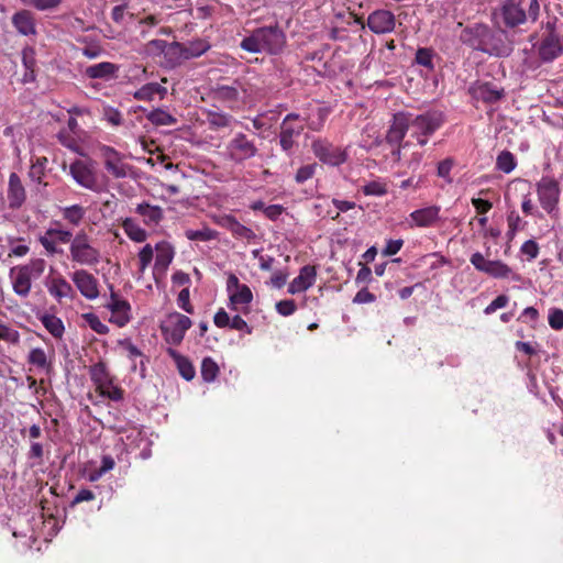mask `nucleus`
I'll return each instance as SVG.
<instances>
[{
    "label": "nucleus",
    "mask_w": 563,
    "mask_h": 563,
    "mask_svg": "<svg viewBox=\"0 0 563 563\" xmlns=\"http://www.w3.org/2000/svg\"><path fill=\"white\" fill-rule=\"evenodd\" d=\"M286 44L284 32L277 26L256 29L250 36L242 40L240 46L250 53L279 54Z\"/></svg>",
    "instance_id": "1"
},
{
    "label": "nucleus",
    "mask_w": 563,
    "mask_h": 563,
    "mask_svg": "<svg viewBox=\"0 0 563 563\" xmlns=\"http://www.w3.org/2000/svg\"><path fill=\"white\" fill-rule=\"evenodd\" d=\"M410 135L420 146H424L431 135L444 123V114L440 110H428L420 114L409 113Z\"/></svg>",
    "instance_id": "2"
},
{
    "label": "nucleus",
    "mask_w": 563,
    "mask_h": 563,
    "mask_svg": "<svg viewBox=\"0 0 563 563\" xmlns=\"http://www.w3.org/2000/svg\"><path fill=\"white\" fill-rule=\"evenodd\" d=\"M70 260L81 266H96L101 261L100 251L95 247L86 232H78L69 245Z\"/></svg>",
    "instance_id": "3"
},
{
    "label": "nucleus",
    "mask_w": 563,
    "mask_h": 563,
    "mask_svg": "<svg viewBox=\"0 0 563 563\" xmlns=\"http://www.w3.org/2000/svg\"><path fill=\"white\" fill-rule=\"evenodd\" d=\"M257 154L258 147L255 141L243 132L235 133L225 145L227 158L236 165L254 158Z\"/></svg>",
    "instance_id": "4"
},
{
    "label": "nucleus",
    "mask_w": 563,
    "mask_h": 563,
    "mask_svg": "<svg viewBox=\"0 0 563 563\" xmlns=\"http://www.w3.org/2000/svg\"><path fill=\"white\" fill-rule=\"evenodd\" d=\"M471 264L475 267L476 271L484 273L493 278L497 279H511L519 282L521 279L520 275L512 271L506 263L497 260L490 261L485 258V256L475 252L472 254L470 258Z\"/></svg>",
    "instance_id": "5"
},
{
    "label": "nucleus",
    "mask_w": 563,
    "mask_h": 563,
    "mask_svg": "<svg viewBox=\"0 0 563 563\" xmlns=\"http://www.w3.org/2000/svg\"><path fill=\"white\" fill-rule=\"evenodd\" d=\"M227 291L229 295V309L247 313L250 311V303L253 300V292L251 288L241 284L239 278L234 274H230L227 279Z\"/></svg>",
    "instance_id": "6"
},
{
    "label": "nucleus",
    "mask_w": 563,
    "mask_h": 563,
    "mask_svg": "<svg viewBox=\"0 0 563 563\" xmlns=\"http://www.w3.org/2000/svg\"><path fill=\"white\" fill-rule=\"evenodd\" d=\"M191 324L192 322L187 316L172 312L162 322L161 330L168 344L179 345Z\"/></svg>",
    "instance_id": "7"
},
{
    "label": "nucleus",
    "mask_w": 563,
    "mask_h": 563,
    "mask_svg": "<svg viewBox=\"0 0 563 563\" xmlns=\"http://www.w3.org/2000/svg\"><path fill=\"white\" fill-rule=\"evenodd\" d=\"M69 174L80 187L93 192H99L101 190V185L98 180L92 163L82 159H75L69 165Z\"/></svg>",
    "instance_id": "8"
},
{
    "label": "nucleus",
    "mask_w": 563,
    "mask_h": 563,
    "mask_svg": "<svg viewBox=\"0 0 563 563\" xmlns=\"http://www.w3.org/2000/svg\"><path fill=\"white\" fill-rule=\"evenodd\" d=\"M537 51L543 63L553 62L563 53V38L554 31L551 22L547 23V33L543 35Z\"/></svg>",
    "instance_id": "9"
},
{
    "label": "nucleus",
    "mask_w": 563,
    "mask_h": 563,
    "mask_svg": "<svg viewBox=\"0 0 563 563\" xmlns=\"http://www.w3.org/2000/svg\"><path fill=\"white\" fill-rule=\"evenodd\" d=\"M106 170L114 178H125L131 173V166L123 161V155L109 145L99 146Z\"/></svg>",
    "instance_id": "10"
},
{
    "label": "nucleus",
    "mask_w": 563,
    "mask_h": 563,
    "mask_svg": "<svg viewBox=\"0 0 563 563\" xmlns=\"http://www.w3.org/2000/svg\"><path fill=\"white\" fill-rule=\"evenodd\" d=\"M300 115L297 113L287 114L282 124L279 133V144L284 152H290L295 145V139L303 131V121H299Z\"/></svg>",
    "instance_id": "11"
},
{
    "label": "nucleus",
    "mask_w": 563,
    "mask_h": 563,
    "mask_svg": "<svg viewBox=\"0 0 563 563\" xmlns=\"http://www.w3.org/2000/svg\"><path fill=\"white\" fill-rule=\"evenodd\" d=\"M312 152L320 162L329 166H340L347 159V153L325 140H316Z\"/></svg>",
    "instance_id": "12"
},
{
    "label": "nucleus",
    "mask_w": 563,
    "mask_h": 563,
    "mask_svg": "<svg viewBox=\"0 0 563 563\" xmlns=\"http://www.w3.org/2000/svg\"><path fill=\"white\" fill-rule=\"evenodd\" d=\"M45 287L48 294L57 301L62 302L64 299L73 300L76 297V291L66 278L55 273L53 269L51 274L45 278Z\"/></svg>",
    "instance_id": "13"
},
{
    "label": "nucleus",
    "mask_w": 563,
    "mask_h": 563,
    "mask_svg": "<svg viewBox=\"0 0 563 563\" xmlns=\"http://www.w3.org/2000/svg\"><path fill=\"white\" fill-rule=\"evenodd\" d=\"M490 37L489 29L484 24H474L461 33V41L474 49L489 52L487 47Z\"/></svg>",
    "instance_id": "14"
},
{
    "label": "nucleus",
    "mask_w": 563,
    "mask_h": 563,
    "mask_svg": "<svg viewBox=\"0 0 563 563\" xmlns=\"http://www.w3.org/2000/svg\"><path fill=\"white\" fill-rule=\"evenodd\" d=\"M70 278L76 288L86 299L93 300L99 297L98 280L86 269L74 271L70 275Z\"/></svg>",
    "instance_id": "15"
},
{
    "label": "nucleus",
    "mask_w": 563,
    "mask_h": 563,
    "mask_svg": "<svg viewBox=\"0 0 563 563\" xmlns=\"http://www.w3.org/2000/svg\"><path fill=\"white\" fill-rule=\"evenodd\" d=\"M538 195L542 208L551 212L559 201V184L552 178L543 177L538 184Z\"/></svg>",
    "instance_id": "16"
},
{
    "label": "nucleus",
    "mask_w": 563,
    "mask_h": 563,
    "mask_svg": "<svg viewBox=\"0 0 563 563\" xmlns=\"http://www.w3.org/2000/svg\"><path fill=\"white\" fill-rule=\"evenodd\" d=\"M395 15L388 10H376L367 18V26L375 34H385L394 31Z\"/></svg>",
    "instance_id": "17"
},
{
    "label": "nucleus",
    "mask_w": 563,
    "mask_h": 563,
    "mask_svg": "<svg viewBox=\"0 0 563 563\" xmlns=\"http://www.w3.org/2000/svg\"><path fill=\"white\" fill-rule=\"evenodd\" d=\"M410 131L409 113L398 112L394 114L393 121L386 133L388 144H402L406 133Z\"/></svg>",
    "instance_id": "18"
},
{
    "label": "nucleus",
    "mask_w": 563,
    "mask_h": 563,
    "mask_svg": "<svg viewBox=\"0 0 563 563\" xmlns=\"http://www.w3.org/2000/svg\"><path fill=\"white\" fill-rule=\"evenodd\" d=\"M107 308L111 311L110 321L119 327H124L131 319V306L126 300L115 294H111Z\"/></svg>",
    "instance_id": "19"
},
{
    "label": "nucleus",
    "mask_w": 563,
    "mask_h": 563,
    "mask_svg": "<svg viewBox=\"0 0 563 563\" xmlns=\"http://www.w3.org/2000/svg\"><path fill=\"white\" fill-rule=\"evenodd\" d=\"M7 199L10 209H19L26 199L25 188L15 173L9 176Z\"/></svg>",
    "instance_id": "20"
},
{
    "label": "nucleus",
    "mask_w": 563,
    "mask_h": 563,
    "mask_svg": "<svg viewBox=\"0 0 563 563\" xmlns=\"http://www.w3.org/2000/svg\"><path fill=\"white\" fill-rule=\"evenodd\" d=\"M317 272L313 266L306 265L301 267L299 275L290 282L288 292L290 295H296L306 291L314 284Z\"/></svg>",
    "instance_id": "21"
},
{
    "label": "nucleus",
    "mask_w": 563,
    "mask_h": 563,
    "mask_svg": "<svg viewBox=\"0 0 563 563\" xmlns=\"http://www.w3.org/2000/svg\"><path fill=\"white\" fill-rule=\"evenodd\" d=\"M441 208L439 206H429L426 208H421L412 211L409 214L412 223L410 227H419V228H428L432 227L438 220L440 216Z\"/></svg>",
    "instance_id": "22"
},
{
    "label": "nucleus",
    "mask_w": 563,
    "mask_h": 563,
    "mask_svg": "<svg viewBox=\"0 0 563 563\" xmlns=\"http://www.w3.org/2000/svg\"><path fill=\"white\" fill-rule=\"evenodd\" d=\"M503 19L508 26H516L526 21L527 14L522 8V2L508 0L501 9Z\"/></svg>",
    "instance_id": "23"
},
{
    "label": "nucleus",
    "mask_w": 563,
    "mask_h": 563,
    "mask_svg": "<svg viewBox=\"0 0 563 563\" xmlns=\"http://www.w3.org/2000/svg\"><path fill=\"white\" fill-rule=\"evenodd\" d=\"M12 24L22 35H33L36 32L33 13L25 9L13 14Z\"/></svg>",
    "instance_id": "24"
},
{
    "label": "nucleus",
    "mask_w": 563,
    "mask_h": 563,
    "mask_svg": "<svg viewBox=\"0 0 563 563\" xmlns=\"http://www.w3.org/2000/svg\"><path fill=\"white\" fill-rule=\"evenodd\" d=\"M135 212L140 214L147 227L157 225L164 218V211L159 206H153L147 202L139 203Z\"/></svg>",
    "instance_id": "25"
},
{
    "label": "nucleus",
    "mask_w": 563,
    "mask_h": 563,
    "mask_svg": "<svg viewBox=\"0 0 563 563\" xmlns=\"http://www.w3.org/2000/svg\"><path fill=\"white\" fill-rule=\"evenodd\" d=\"M155 251L156 257L154 269L165 272L173 262L175 255L174 249L169 243L162 241L155 245Z\"/></svg>",
    "instance_id": "26"
},
{
    "label": "nucleus",
    "mask_w": 563,
    "mask_h": 563,
    "mask_svg": "<svg viewBox=\"0 0 563 563\" xmlns=\"http://www.w3.org/2000/svg\"><path fill=\"white\" fill-rule=\"evenodd\" d=\"M119 67L110 62H102L88 66L85 75L91 79H110L115 76Z\"/></svg>",
    "instance_id": "27"
},
{
    "label": "nucleus",
    "mask_w": 563,
    "mask_h": 563,
    "mask_svg": "<svg viewBox=\"0 0 563 563\" xmlns=\"http://www.w3.org/2000/svg\"><path fill=\"white\" fill-rule=\"evenodd\" d=\"M167 95V88L157 84L148 82L139 88L134 93L133 98L140 101H152L156 96L162 100Z\"/></svg>",
    "instance_id": "28"
},
{
    "label": "nucleus",
    "mask_w": 563,
    "mask_h": 563,
    "mask_svg": "<svg viewBox=\"0 0 563 563\" xmlns=\"http://www.w3.org/2000/svg\"><path fill=\"white\" fill-rule=\"evenodd\" d=\"M167 354L174 360L177 369L183 378H185L188 382L194 379L196 375V369L192 363L186 356L181 355L172 347L167 349Z\"/></svg>",
    "instance_id": "29"
},
{
    "label": "nucleus",
    "mask_w": 563,
    "mask_h": 563,
    "mask_svg": "<svg viewBox=\"0 0 563 563\" xmlns=\"http://www.w3.org/2000/svg\"><path fill=\"white\" fill-rule=\"evenodd\" d=\"M14 292L20 297H27L32 287V279L19 267L11 273Z\"/></svg>",
    "instance_id": "30"
},
{
    "label": "nucleus",
    "mask_w": 563,
    "mask_h": 563,
    "mask_svg": "<svg viewBox=\"0 0 563 563\" xmlns=\"http://www.w3.org/2000/svg\"><path fill=\"white\" fill-rule=\"evenodd\" d=\"M183 51V43H168L164 53L165 65L169 68H174L180 65L183 60H186Z\"/></svg>",
    "instance_id": "31"
},
{
    "label": "nucleus",
    "mask_w": 563,
    "mask_h": 563,
    "mask_svg": "<svg viewBox=\"0 0 563 563\" xmlns=\"http://www.w3.org/2000/svg\"><path fill=\"white\" fill-rule=\"evenodd\" d=\"M122 229L130 240L136 243L146 241L148 234L134 219L126 218L122 222Z\"/></svg>",
    "instance_id": "32"
},
{
    "label": "nucleus",
    "mask_w": 563,
    "mask_h": 563,
    "mask_svg": "<svg viewBox=\"0 0 563 563\" xmlns=\"http://www.w3.org/2000/svg\"><path fill=\"white\" fill-rule=\"evenodd\" d=\"M211 45L208 41L196 38L187 43H183V52L186 60L197 58L210 49Z\"/></svg>",
    "instance_id": "33"
},
{
    "label": "nucleus",
    "mask_w": 563,
    "mask_h": 563,
    "mask_svg": "<svg viewBox=\"0 0 563 563\" xmlns=\"http://www.w3.org/2000/svg\"><path fill=\"white\" fill-rule=\"evenodd\" d=\"M27 362L29 364L45 373H48L52 367V363L48 360L46 352L42 347H33L29 352Z\"/></svg>",
    "instance_id": "34"
},
{
    "label": "nucleus",
    "mask_w": 563,
    "mask_h": 563,
    "mask_svg": "<svg viewBox=\"0 0 563 563\" xmlns=\"http://www.w3.org/2000/svg\"><path fill=\"white\" fill-rule=\"evenodd\" d=\"M474 96L484 102L494 103L503 97V90L489 84H481L474 88Z\"/></svg>",
    "instance_id": "35"
},
{
    "label": "nucleus",
    "mask_w": 563,
    "mask_h": 563,
    "mask_svg": "<svg viewBox=\"0 0 563 563\" xmlns=\"http://www.w3.org/2000/svg\"><path fill=\"white\" fill-rule=\"evenodd\" d=\"M44 328L56 339H60L64 334L65 327L63 321L54 314H43L40 318Z\"/></svg>",
    "instance_id": "36"
},
{
    "label": "nucleus",
    "mask_w": 563,
    "mask_h": 563,
    "mask_svg": "<svg viewBox=\"0 0 563 563\" xmlns=\"http://www.w3.org/2000/svg\"><path fill=\"white\" fill-rule=\"evenodd\" d=\"M185 236L189 241L208 242L218 239V232L209 228L207 224H203L202 228L198 230L187 229L185 231Z\"/></svg>",
    "instance_id": "37"
},
{
    "label": "nucleus",
    "mask_w": 563,
    "mask_h": 563,
    "mask_svg": "<svg viewBox=\"0 0 563 563\" xmlns=\"http://www.w3.org/2000/svg\"><path fill=\"white\" fill-rule=\"evenodd\" d=\"M79 137L80 135L68 132L67 130H60L57 134V139L62 145L76 154L82 155Z\"/></svg>",
    "instance_id": "38"
},
{
    "label": "nucleus",
    "mask_w": 563,
    "mask_h": 563,
    "mask_svg": "<svg viewBox=\"0 0 563 563\" xmlns=\"http://www.w3.org/2000/svg\"><path fill=\"white\" fill-rule=\"evenodd\" d=\"M63 218L70 224L77 227L85 218L86 210L79 205H73L60 208Z\"/></svg>",
    "instance_id": "39"
},
{
    "label": "nucleus",
    "mask_w": 563,
    "mask_h": 563,
    "mask_svg": "<svg viewBox=\"0 0 563 563\" xmlns=\"http://www.w3.org/2000/svg\"><path fill=\"white\" fill-rule=\"evenodd\" d=\"M219 372H220L219 366L213 361V358L208 356L202 360L200 373H201V377H202L203 382H206V383L214 382L219 375Z\"/></svg>",
    "instance_id": "40"
},
{
    "label": "nucleus",
    "mask_w": 563,
    "mask_h": 563,
    "mask_svg": "<svg viewBox=\"0 0 563 563\" xmlns=\"http://www.w3.org/2000/svg\"><path fill=\"white\" fill-rule=\"evenodd\" d=\"M146 119L154 125H173L176 119L163 109H154L146 114Z\"/></svg>",
    "instance_id": "41"
},
{
    "label": "nucleus",
    "mask_w": 563,
    "mask_h": 563,
    "mask_svg": "<svg viewBox=\"0 0 563 563\" xmlns=\"http://www.w3.org/2000/svg\"><path fill=\"white\" fill-rule=\"evenodd\" d=\"M90 377L96 385V389L111 380L107 366L101 362L91 366Z\"/></svg>",
    "instance_id": "42"
},
{
    "label": "nucleus",
    "mask_w": 563,
    "mask_h": 563,
    "mask_svg": "<svg viewBox=\"0 0 563 563\" xmlns=\"http://www.w3.org/2000/svg\"><path fill=\"white\" fill-rule=\"evenodd\" d=\"M46 267V263L43 258H35L30 261L26 265L20 266L32 280L37 279L42 276Z\"/></svg>",
    "instance_id": "43"
},
{
    "label": "nucleus",
    "mask_w": 563,
    "mask_h": 563,
    "mask_svg": "<svg viewBox=\"0 0 563 563\" xmlns=\"http://www.w3.org/2000/svg\"><path fill=\"white\" fill-rule=\"evenodd\" d=\"M233 118L227 113L211 111L207 115V122L212 129L227 128L231 124Z\"/></svg>",
    "instance_id": "44"
},
{
    "label": "nucleus",
    "mask_w": 563,
    "mask_h": 563,
    "mask_svg": "<svg viewBox=\"0 0 563 563\" xmlns=\"http://www.w3.org/2000/svg\"><path fill=\"white\" fill-rule=\"evenodd\" d=\"M25 7H31L37 11H54L56 10L62 0H19Z\"/></svg>",
    "instance_id": "45"
},
{
    "label": "nucleus",
    "mask_w": 563,
    "mask_h": 563,
    "mask_svg": "<svg viewBox=\"0 0 563 563\" xmlns=\"http://www.w3.org/2000/svg\"><path fill=\"white\" fill-rule=\"evenodd\" d=\"M516 158L512 153L508 151H503L498 156L496 161L497 169L509 174L511 173L516 167Z\"/></svg>",
    "instance_id": "46"
},
{
    "label": "nucleus",
    "mask_w": 563,
    "mask_h": 563,
    "mask_svg": "<svg viewBox=\"0 0 563 563\" xmlns=\"http://www.w3.org/2000/svg\"><path fill=\"white\" fill-rule=\"evenodd\" d=\"M97 390L102 397L109 398L112 401H120L123 399V390L113 385L112 379L97 388Z\"/></svg>",
    "instance_id": "47"
},
{
    "label": "nucleus",
    "mask_w": 563,
    "mask_h": 563,
    "mask_svg": "<svg viewBox=\"0 0 563 563\" xmlns=\"http://www.w3.org/2000/svg\"><path fill=\"white\" fill-rule=\"evenodd\" d=\"M167 44L168 43L164 40H151L144 45L143 52L147 56L164 55Z\"/></svg>",
    "instance_id": "48"
},
{
    "label": "nucleus",
    "mask_w": 563,
    "mask_h": 563,
    "mask_svg": "<svg viewBox=\"0 0 563 563\" xmlns=\"http://www.w3.org/2000/svg\"><path fill=\"white\" fill-rule=\"evenodd\" d=\"M154 250L151 244H145L139 252V265L140 272L143 274L145 269L148 267L151 262L153 261Z\"/></svg>",
    "instance_id": "49"
},
{
    "label": "nucleus",
    "mask_w": 563,
    "mask_h": 563,
    "mask_svg": "<svg viewBox=\"0 0 563 563\" xmlns=\"http://www.w3.org/2000/svg\"><path fill=\"white\" fill-rule=\"evenodd\" d=\"M433 57H434V54H433L432 49H430V48L422 47V48H419L416 53L417 64H419L430 70H432L434 68Z\"/></svg>",
    "instance_id": "50"
},
{
    "label": "nucleus",
    "mask_w": 563,
    "mask_h": 563,
    "mask_svg": "<svg viewBox=\"0 0 563 563\" xmlns=\"http://www.w3.org/2000/svg\"><path fill=\"white\" fill-rule=\"evenodd\" d=\"M102 119L113 126L121 125L123 121L122 113L118 109L109 106L103 107Z\"/></svg>",
    "instance_id": "51"
},
{
    "label": "nucleus",
    "mask_w": 563,
    "mask_h": 563,
    "mask_svg": "<svg viewBox=\"0 0 563 563\" xmlns=\"http://www.w3.org/2000/svg\"><path fill=\"white\" fill-rule=\"evenodd\" d=\"M84 318L87 324L98 334H106L109 331V328L99 319V317L95 313H86Z\"/></svg>",
    "instance_id": "52"
},
{
    "label": "nucleus",
    "mask_w": 563,
    "mask_h": 563,
    "mask_svg": "<svg viewBox=\"0 0 563 563\" xmlns=\"http://www.w3.org/2000/svg\"><path fill=\"white\" fill-rule=\"evenodd\" d=\"M453 166L454 161L452 158H445L438 164L437 174L439 177L443 178L446 184H452L453 181L450 175Z\"/></svg>",
    "instance_id": "53"
},
{
    "label": "nucleus",
    "mask_w": 563,
    "mask_h": 563,
    "mask_svg": "<svg viewBox=\"0 0 563 563\" xmlns=\"http://www.w3.org/2000/svg\"><path fill=\"white\" fill-rule=\"evenodd\" d=\"M0 340L11 344H18L20 341V333L9 325L0 322Z\"/></svg>",
    "instance_id": "54"
},
{
    "label": "nucleus",
    "mask_w": 563,
    "mask_h": 563,
    "mask_svg": "<svg viewBox=\"0 0 563 563\" xmlns=\"http://www.w3.org/2000/svg\"><path fill=\"white\" fill-rule=\"evenodd\" d=\"M40 243L49 255H55L63 252V250L57 246L56 240L52 235L47 234V231L43 236H40Z\"/></svg>",
    "instance_id": "55"
},
{
    "label": "nucleus",
    "mask_w": 563,
    "mask_h": 563,
    "mask_svg": "<svg viewBox=\"0 0 563 563\" xmlns=\"http://www.w3.org/2000/svg\"><path fill=\"white\" fill-rule=\"evenodd\" d=\"M316 169H317V164H308V165L301 166L295 175V180L298 184H303L305 181H307L308 179L313 177V175L316 174Z\"/></svg>",
    "instance_id": "56"
},
{
    "label": "nucleus",
    "mask_w": 563,
    "mask_h": 563,
    "mask_svg": "<svg viewBox=\"0 0 563 563\" xmlns=\"http://www.w3.org/2000/svg\"><path fill=\"white\" fill-rule=\"evenodd\" d=\"M549 325L553 330L563 329V310L559 308H551L548 314Z\"/></svg>",
    "instance_id": "57"
},
{
    "label": "nucleus",
    "mask_w": 563,
    "mask_h": 563,
    "mask_svg": "<svg viewBox=\"0 0 563 563\" xmlns=\"http://www.w3.org/2000/svg\"><path fill=\"white\" fill-rule=\"evenodd\" d=\"M276 311L283 317H289L295 313L297 306L292 299H284L275 305Z\"/></svg>",
    "instance_id": "58"
},
{
    "label": "nucleus",
    "mask_w": 563,
    "mask_h": 563,
    "mask_svg": "<svg viewBox=\"0 0 563 563\" xmlns=\"http://www.w3.org/2000/svg\"><path fill=\"white\" fill-rule=\"evenodd\" d=\"M47 234L52 235L57 243H71L73 234L68 230L59 229V228H49L47 230Z\"/></svg>",
    "instance_id": "59"
},
{
    "label": "nucleus",
    "mask_w": 563,
    "mask_h": 563,
    "mask_svg": "<svg viewBox=\"0 0 563 563\" xmlns=\"http://www.w3.org/2000/svg\"><path fill=\"white\" fill-rule=\"evenodd\" d=\"M233 236L236 239H242L246 241H251L255 239V233L252 229L245 227L244 224L240 223L239 221L235 223L233 231L231 232Z\"/></svg>",
    "instance_id": "60"
},
{
    "label": "nucleus",
    "mask_w": 563,
    "mask_h": 563,
    "mask_svg": "<svg viewBox=\"0 0 563 563\" xmlns=\"http://www.w3.org/2000/svg\"><path fill=\"white\" fill-rule=\"evenodd\" d=\"M177 305L187 313H194V307L190 303V292L188 288H184L180 290L177 297Z\"/></svg>",
    "instance_id": "61"
},
{
    "label": "nucleus",
    "mask_w": 563,
    "mask_h": 563,
    "mask_svg": "<svg viewBox=\"0 0 563 563\" xmlns=\"http://www.w3.org/2000/svg\"><path fill=\"white\" fill-rule=\"evenodd\" d=\"M509 302V298L506 295L497 296L485 309V314H492L496 312L498 309L505 308Z\"/></svg>",
    "instance_id": "62"
},
{
    "label": "nucleus",
    "mask_w": 563,
    "mask_h": 563,
    "mask_svg": "<svg viewBox=\"0 0 563 563\" xmlns=\"http://www.w3.org/2000/svg\"><path fill=\"white\" fill-rule=\"evenodd\" d=\"M538 319H539V312L533 307H527L526 309H523V311L520 313V316L518 318V320L520 322L528 323L531 325L536 324Z\"/></svg>",
    "instance_id": "63"
},
{
    "label": "nucleus",
    "mask_w": 563,
    "mask_h": 563,
    "mask_svg": "<svg viewBox=\"0 0 563 563\" xmlns=\"http://www.w3.org/2000/svg\"><path fill=\"white\" fill-rule=\"evenodd\" d=\"M520 251L529 261H532L539 254V246L533 240H528L521 245Z\"/></svg>",
    "instance_id": "64"
}]
</instances>
